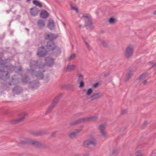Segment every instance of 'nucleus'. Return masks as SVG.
<instances>
[{
  "mask_svg": "<svg viewBox=\"0 0 156 156\" xmlns=\"http://www.w3.org/2000/svg\"><path fill=\"white\" fill-rule=\"evenodd\" d=\"M38 62L37 60L31 61L30 63V69L28 71L32 76L34 75L38 78L42 79L44 78V76L42 72L44 71L43 68L45 65Z\"/></svg>",
  "mask_w": 156,
  "mask_h": 156,
  "instance_id": "nucleus-1",
  "label": "nucleus"
},
{
  "mask_svg": "<svg viewBox=\"0 0 156 156\" xmlns=\"http://www.w3.org/2000/svg\"><path fill=\"white\" fill-rule=\"evenodd\" d=\"M57 45L54 41H49L47 42L45 46L46 49L43 46L38 48L37 54L40 57H44L47 55L48 51H54Z\"/></svg>",
  "mask_w": 156,
  "mask_h": 156,
  "instance_id": "nucleus-2",
  "label": "nucleus"
},
{
  "mask_svg": "<svg viewBox=\"0 0 156 156\" xmlns=\"http://www.w3.org/2000/svg\"><path fill=\"white\" fill-rule=\"evenodd\" d=\"M6 61L2 59L0 57V78L3 79L9 78V73L6 70L7 66L5 65Z\"/></svg>",
  "mask_w": 156,
  "mask_h": 156,
  "instance_id": "nucleus-3",
  "label": "nucleus"
},
{
  "mask_svg": "<svg viewBox=\"0 0 156 156\" xmlns=\"http://www.w3.org/2000/svg\"><path fill=\"white\" fill-rule=\"evenodd\" d=\"M83 17L84 18L85 20V26L87 29H89L90 30H92L94 26L93 25L92 19L90 16L88 14L83 15Z\"/></svg>",
  "mask_w": 156,
  "mask_h": 156,
  "instance_id": "nucleus-4",
  "label": "nucleus"
},
{
  "mask_svg": "<svg viewBox=\"0 0 156 156\" xmlns=\"http://www.w3.org/2000/svg\"><path fill=\"white\" fill-rule=\"evenodd\" d=\"M27 114L25 112L22 113L20 115V118L18 119H14L10 121V123L12 125H16L23 122L27 116Z\"/></svg>",
  "mask_w": 156,
  "mask_h": 156,
  "instance_id": "nucleus-5",
  "label": "nucleus"
},
{
  "mask_svg": "<svg viewBox=\"0 0 156 156\" xmlns=\"http://www.w3.org/2000/svg\"><path fill=\"white\" fill-rule=\"evenodd\" d=\"M83 145L84 147H87L90 145L95 146L97 144V142L95 138L92 136H90L89 140L84 141Z\"/></svg>",
  "mask_w": 156,
  "mask_h": 156,
  "instance_id": "nucleus-6",
  "label": "nucleus"
},
{
  "mask_svg": "<svg viewBox=\"0 0 156 156\" xmlns=\"http://www.w3.org/2000/svg\"><path fill=\"white\" fill-rule=\"evenodd\" d=\"M28 133L34 136H42L48 133L47 130L37 131L34 130H29Z\"/></svg>",
  "mask_w": 156,
  "mask_h": 156,
  "instance_id": "nucleus-7",
  "label": "nucleus"
},
{
  "mask_svg": "<svg viewBox=\"0 0 156 156\" xmlns=\"http://www.w3.org/2000/svg\"><path fill=\"white\" fill-rule=\"evenodd\" d=\"M133 48L131 45L127 47L125 51L124 52V55L126 58H129L133 55Z\"/></svg>",
  "mask_w": 156,
  "mask_h": 156,
  "instance_id": "nucleus-8",
  "label": "nucleus"
},
{
  "mask_svg": "<svg viewBox=\"0 0 156 156\" xmlns=\"http://www.w3.org/2000/svg\"><path fill=\"white\" fill-rule=\"evenodd\" d=\"M58 37V35L52 33H50L48 34L46 33L44 35V37L45 40H49L52 41L56 39Z\"/></svg>",
  "mask_w": 156,
  "mask_h": 156,
  "instance_id": "nucleus-9",
  "label": "nucleus"
},
{
  "mask_svg": "<svg viewBox=\"0 0 156 156\" xmlns=\"http://www.w3.org/2000/svg\"><path fill=\"white\" fill-rule=\"evenodd\" d=\"M40 85V83L37 80H34L29 83V88L32 89H37Z\"/></svg>",
  "mask_w": 156,
  "mask_h": 156,
  "instance_id": "nucleus-10",
  "label": "nucleus"
},
{
  "mask_svg": "<svg viewBox=\"0 0 156 156\" xmlns=\"http://www.w3.org/2000/svg\"><path fill=\"white\" fill-rule=\"evenodd\" d=\"M104 95V94L101 92H98L95 93H94L90 97L91 101H93L95 100H97L102 98Z\"/></svg>",
  "mask_w": 156,
  "mask_h": 156,
  "instance_id": "nucleus-11",
  "label": "nucleus"
},
{
  "mask_svg": "<svg viewBox=\"0 0 156 156\" xmlns=\"http://www.w3.org/2000/svg\"><path fill=\"white\" fill-rule=\"evenodd\" d=\"M87 122L86 117L82 118L79 119L74 122H70V125L71 126H74L80 123Z\"/></svg>",
  "mask_w": 156,
  "mask_h": 156,
  "instance_id": "nucleus-12",
  "label": "nucleus"
},
{
  "mask_svg": "<svg viewBox=\"0 0 156 156\" xmlns=\"http://www.w3.org/2000/svg\"><path fill=\"white\" fill-rule=\"evenodd\" d=\"M98 43L104 48H108L109 46V42L105 40L99 38L97 41Z\"/></svg>",
  "mask_w": 156,
  "mask_h": 156,
  "instance_id": "nucleus-13",
  "label": "nucleus"
},
{
  "mask_svg": "<svg viewBox=\"0 0 156 156\" xmlns=\"http://www.w3.org/2000/svg\"><path fill=\"white\" fill-rule=\"evenodd\" d=\"M23 91V89L21 87L16 86L12 89L13 93L14 94H19Z\"/></svg>",
  "mask_w": 156,
  "mask_h": 156,
  "instance_id": "nucleus-14",
  "label": "nucleus"
},
{
  "mask_svg": "<svg viewBox=\"0 0 156 156\" xmlns=\"http://www.w3.org/2000/svg\"><path fill=\"white\" fill-rule=\"evenodd\" d=\"M105 129V125L102 124L99 126V129L101 133V136L104 137H106L108 136Z\"/></svg>",
  "mask_w": 156,
  "mask_h": 156,
  "instance_id": "nucleus-15",
  "label": "nucleus"
},
{
  "mask_svg": "<svg viewBox=\"0 0 156 156\" xmlns=\"http://www.w3.org/2000/svg\"><path fill=\"white\" fill-rule=\"evenodd\" d=\"M29 144L34 145L37 147H40L43 146V144L38 141L30 139Z\"/></svg>",
  "mask_w": 156,
  "mask_h": 156,
  "instance_id": "nucleus-16",
  "label": "nucleus"
},
{
  "mask_svg": "<svg viewBox=\"0 0 156 156\" xmlns=\"http://www.w3.org/2000/svg\"><path fill=\"white\" fill-rule=\"evenodd\" d=\"M30 139L25 138H21L20 142L18 144V146L22 147L27 144H29Z\"/></svg>",
  "mask_w": 156,
  "mask_h": 156,
  "instance_id": "nucleus-17",
  "label": "nucleus"
},
{
  "mask_svg": "<svg viewBox=\"0 0 156 156\" xmlns=\"http://www.w3.org/2000/svg\"><path fill=\"white\" fill-rule=\"evenodd\" d=\"M37 24L38 28L40 29H42L45 26V21L41 19L38 20L37 21Z\"/></svg>",
  "mask_w": 156,
  "mask_h": 156,
  "instance_id": "nucleus-18",
  "label": "nucleus"
},
{
  "mask_svg": "<svg viewBox=\"0 0 156 156\" xmlns=\"http://www.w3.org/2000/svg\"><path fill=\"white\" fill-rule=\"evenodd\" d=\"M62 95V94L60 93L58 94V95L55 98L53 101L52 103L51 104L52 105L55 107L58 103L59 100L61 98Z\"/></svg>",
  "mask_w": 156,
  "mask_h": 156,
  "instance_id": "nucleus-19",
  "label": "nucleus"
},
{
  "mask_svg": "<svg viewBox=\"0 0 156 156\" xmlns=\"http://www.w3.org/2000/svg\"><path fill=\"white\" fill-rule=\"evenodd\" d=\"M30 13L31 16H35L37 15L38 9L36 7H33L30 9Z\"/></svg>",
  "mask_w": 156,
  "mask_h": 156,
  "instance_id": "nucleus-20",
  "label": "nucleus"
},
{
  "mask_svg": "<svg viewBox=\"0 0 156 156\" xmlns=\"http://www.w3.org/2000/svg\"><path fill=\"white\" fill-rule=\"evenodd\" d=\"M55 48V49L53 51H54L53 54L56 57H58L60 55L61 53V49L57 45L56 48Z\"/></svg>",
  "mask_w": 156,
  "mask_h": 156,
  "instance_id": "nucleus-21",
  "label": "nucleus"
},
{
  "mask_svg": "<svg viewBox=\"0 0 156 156\" xmlns=\"http://www.w3.org/2000/svg\"><path fill=\"white\" fill-rule=\"evenodd\" d=\"M76 66L74 65H68L65 68L64 71L66 72L71 71L75 69Z\"/></svg>",
  "mask_w": 156,
  "mask_h": 156,
  "instance_id": "nucleus-22",
  "label": "nucleus"
},
{
  "mask_svg": "<svg viewBox=\"0 0 156 156\" xmlns=\"http://www.w3.org/2000/svg\"><path fill=\"white\" fill-rule=\"evenodd\" d=\"M55 24L53 20H49L48 25V27L50 30H52L55 29Z\"/></svg>",
  "mask_w": 156,
  "mask_h": 156,
  "instance_id": "nucleus-23",
  "label": "nucleus"
},
{
  "mask_svg": "<svg viewBox=\"0 0 156 156\" xmlns=\"http://www.w3.org/2000/svg\"><path fill=\"white\" fill-rule=\"evenodd\" d=\"M45 60L49 66H51L54 64V59L51 57H47Z\"/></svg>",
  "mask_w": 156,
  "mask_h": 156,
  "instance_id": "nucleus-24",
  "label": "nucleus"
},
{
  "mask_svg": "<svg viewBox=\"0 0 156 156\" xmlns=\"http://www.w3.org/2000/svg\"><path fill=\"white\" fill-rule=\"evenodd\" d=\"M48 15V13L45 10H42L40 13V17L42 18L46 19Z\"/></svg>",
  "mask_w": 156,
  "mask_h": 156,
  "instance_id": "nucleus-25",
  "label": "nucleus"
},
{
  "mask_svg": "<svg viewBox=\"0 0 156 156\" xmlns=\"http://www.w3.org/2000/svg\"><path fill=\"white\" fill-rule=\"evenodd\" d=\"M12 85L11 82L9 83L6 82L3 84V87L4 90H8L11 87V86Z\"/></svg>",
  "mask_w": 156,
  "mask_h": 156,
  "instance_id": "nucleus-26",
  "label": "nucleus"
},
{
  "mask_svg": "<svg viewBox=\"0 0 156 156\" xmlns=\"http://www.w3.org/2000/svg\"><path fill=\"white\" fill-rule=\"evenodd\" d=\"M80 131V130H77L76 131H73L70 133L68 135V136L71 138H75L76 135Z\"/></svg>",
  "mask_w": 156,
  "mask_h": 156,
  "instance_id": "nucleus-27",
  "label": "nucleus"
},
{
  "mask_svg": "<svg viewBox=\"0 0 156 156\" xmlns=\"http://www.w3.org/2000/svg\"><path fill=\"white\" fill-rule=\"evenodd\" d=\"M133 75L132 71L131 70L129 71L126 75V78L125 80V81H128Z\"/></svg>",
  "mask_w": 156,
  "mask_h": 156,
  "instance_id": "nucleus-28",
  "label": "nucleus"
},
{
  "mask_svg": "<svg viewBox=\"0 0 156 156\" xmlns=\"http://www.w3.org/2000/svg\"><path fill=\"white\" fill-rule=\"evenodd\" d=\"M98 117L95 116H92L89 117H86L87 122L88 121H94L96 120Z\"/></svg>",
  "mask_w": 156,
  "mask_h": 156,
  "instance_id": "nucleus-29",
  "label": "nucleus"
},
{
  "mask_svg": "<svg viewBox=\"0 0 156 156\" xmlns=\"http://www.w3.org/2000/svg\"><path fill=\"white\" fill-rule=\"evenodd\" d=\"M148 75V73H144L141 74L140 76L138 78L139 80H144L145 78H147Z\"/></svg>",
  "mask_w": 156,
  "mask_h": 156,
  "instance_id": "nucleus-30",
  "label": "nucleus"
},
{
  "mask_svg": "<svg viewBox=\"0 0 156 156\" xmlns=\"http://www.w3.org/2000/svg\"><path fill=\"white\" fill-rule=\"evenodd\" d=\"M54 107V106H53V105L51 104V105L48 107V109L45 112V114L47 115L51 113Z\"/></svg>",
  "mask_w": 156,
  "mask_h": 156,
  "instance_id": "nucleus-31",
  "label": "nucleus"
},
{
  "mask_svg": "<svg viewBox=\"0 0 156 156\" xmlns=\"http://www.w3.org/2000/svg\"><path fill=\"white\" fill-rule=\"evenodd\" d=\"M28 76L27 75H24L22 77V80L24 83H27L28 81Z\"/></svg>",
  "mask_w": 156,
  "mask_h": 156,
  "instance_id": "nucleus-32",
  "label": "nucleus"
},
{
  "mask_svg": "<svg viewBox=\"0 0 156 156\" xmlns=\"http://www.w3.org/2000/svg\"><path fill=\"white\" fill-rule=\"evenodd\" d=\"M33 2L34 5H36V6H38L40 7H42V5L41 3L38 1L34 0Z\"/></svg>",
  "mask_w": 156,
  "mask_h": 156,
  "instance_id": "nucleus-33",
  "label": "nucleus"
},
{
  "mask_svg": "<svg viewBox=\"0 0 156 156\" xmlns=\"http://www.w3.org/2000/svg\"><path fill=\"white\" fill-rule=\"evenodd\" d=\"M116 20L115 18L112 17L109 19L108 22L110 24H114L116 22Z\"/></svg>",
  "mask_w": 156,
  "mask_h": 156,
  "instance_id": "nucleus-34",
  "label": "nucleus"
},
{
  "mask_svg": "<svg viewBox=\"0 0 156 156\" xmlns=\"http://www.w3.org/2000/svg\"><path fill=\"white\" fill-rule=\"evenodd\" d=\"M70 5L73 10H75L76 13H78L79 12V9H78L76 7L74 6L73 5L71 2H70Z\"/></svg>",
  "mask_w": 156,
  "mask_h": 156,
  "instance_id": "nucleus-35",
  "label": "nucleus"
},
{
  "mask_svg": "<svg viewBox=\"0 0 156 156\" xmlns=\"http://www.w3.org/2000/svg\"><path fill=\"white\" fill-rule=\"evenodd\" d=\"M93 92V89L92 88L88 89L86 92V95L87 96L90 95Z\"/></svg>",
  "mask_w": 156,
  "mask_h": 156,
  "instance_id": "nucleus-36",
  "label": "nucleus"
},
{
  "mask_svg": "<svg viewBox=\"0 0 156 156\" xmlns=\"http://www.w3.org/2000/svg\"><path fill=\"white\" fill-rule=\"evenodd\" d=\"M76 55L75 54H71L68 58V60H74L75 58Z\"/></svg>",
  "mask_w": 156,
  "mask_h": 156,
  "instance_id": "nucleus-37",
  "label": "nucleus"
},
{
  "mask_svg": "<svg viewBox=\"0 0 156 156\" xmlns=\"http://www.w3.org/2000/svg\"><path fill=\"white\" fill-rule=\"evenodd\" d=\"M83 75L81 74H80L78 76V79L77 80V82L80 81H83Z\"/></svg>",
  "mask_w": 156,
  "mask_h": 156,
  "instance_id": "nucleus-38",
  "label": "nucleus"
},
{
  "mask_svg": "<svg viewBox=\"0 0 156 156\" xmlns=\"http://www.w3.org/2000/svg\"><path fill=\"white\" fill-rule=\"evenodd\" d=\"M50 76L49 74H48L44 76V80L46 82H47L49 80Z\"/></svg>",
  "mask_w": 156,
  "mask_h": 156,
  "instance_id": "nucleus-39",
  "label": "nucleus"
},
{
  "mask_svg": "<svg viewBox=\"0 0 156 156\" xmlns=\"http://www.w3.org/2000/svg\"><path fill=\"white\" fill-rule=\"evenodd\" d=\"M80 85L79 87L80 88L83 87L84 86V83L83 81H81L79 82Z\"/></svg>",
  "mask_w": 156,
  "mask_h": 156,
  "instance_id": "nucleus-40",
  "label": "nucleus"
},
{
  "mask_svg": "<svg viewBox=\"0 0 156 156\" xmlns=\"http://www.w3.org/2000/svg\"><path fill=\"white\" fill-rule=\"evenodd\" d=\"M99 85V83L98 82L94 84L93 85V87L94 88H97L98 86Z\"/></svg>",
  "mask_w": 156,
  "mask_h": 156,
  "instance_id": "nucleus-41",
  "label": "nucleus"
},
{
  "mask_svg": "<svg viewBox=\"0 0 156 156\" xmlns=\"http://www.w3.org/2000/svg\"><path fill=\"white\" fill-rule=\"evenodd\" d=\"M147 124V121H145L142 126V127L143 128H144L146 126Z\"/></svg>",
  "mask_w": 156,
  "mask_h": 156,
  "instance_id": "nucleus-42",
  "label": "nucleus"
},
{
  "mask_svg": "<svg viewBox=\"0 0 156 156\" xmlns=\"http://www.w3.org/2000/svg\"><path fill=\"white\" fill-rule=\"evenodd\" d=\"M57 131H55L53 132L51 135V137H54L55 136V134L57 133Z\"/></svg>",
  "mask_w": 156,
  "mask_h": 156,
  "instance_id": "nucleus-43",
  "label": "nucleus"
},
{
  "mask_svg": "<svg viewBox=\"0 0 156 156\" xmlns=\"http://www.w3.org/2000/svg\"><path fill=\"white\" fill-rule=\"evenodd\" d=\"M127 112V111L126 110H122L121 113V115H123Z\"/></svg>",
  "mask_w": 156,
  "mask_h": 156,
  "instance_id": "nucleus-44",
  "label": "nucleus"
},
{
  "mask_svg": "<svg viewBox=\"0 0 156 156\" xmlns=\"http://www.w3.org/2000/svg\"><path fill=\"white\" fill-rule=\"evenodd\" d=\"M136 156H142V154L140 153V151H138L136 152Z\"/></svg>",
  "mask_w": 156,
  "mask_h": 156,
  "instance_id": "nucleus-45",
  "label": "nucleus"
},
{
  "mask_svg": "<svg viewBox=\"0 0 156 156\" xmlns=\"http://www.w3.org/2000/svg\"><path fill=\"white\" fill-rule=\"evenodd\" d=\"M150 63L152 65V67H156V63H153V62H150Z\"/></svg>",
  "mask_w": 156,
  "mask_h": 156,
  "instance_id": "nucleus-46",
  "label": "nucleus"
},
{
  "mask_svg": "<svg viewBox=\"0 0 156 156\" xmlns=\"http://www.w3.org/2000/svg\"><path fill=\"white\" fill-rule=\"evenodd\" d=\"M87 47L88 50L90 51H91L92 49L91 47L90 46V45L87 46Z\"/></svg>",
  "mask_w": 156,
  "mask_h": 156,
  "instance_id": "nucleus-47",
  "label": "nucleus"
},
{
  "mask_svg": "<svg viewBox=\"0 0 156 156\" xmlns=\"http://www.w3.org/2000/svg\"><path fill=\"white\" fill-rule=\"evenodd\" d=\"M147 80H145L143 82V83L144 85H145L146 84V83H147Z\"/></svg>",
  "mask_w": 156,
  "mask_h": 156,
  "instance_id": "nucleus-48",
  "label": "nucleus"
},
{
  "mask_svg": "<svg viewBox=\"0 0 156 156\" xmlns=\"http://www.w3.org/2000/svg\"><path fill=\"white\" fill-rule=\"evenodd\" d=\"M109 75V73H105L104 74V76L107 77V76Z\"/></svg>",
  "mask_w": 156,
  "mask_h": 156,
  "instance_id": "nucleus-49",
  "label": "nucleus"
},
{
  "mask_svg": "<svg viewBox=\"0 0 156 156\" xmlns=\"http://www.w3.org/2000/svg\"><path fill=\"white\" fill-rule=\"evenodd\" d=\"M85 44L87 47L89 45V44L87 42H85Z\"/></svg>",
  "mask_w": 156,
  "mask_h": 156,
  "instance_id": "nucleus-50",
  "label": "nucleus"
},
{
  "mask_svg": "<svg viewBox=\"0 0 156 156\" xmlns=\"http://www.w3.org/2000/svg\"><path fill=\"white\" fill-rule=\"evenodd\" d=\"M126 129V127H123V128H122V129H121V130H122V131L124 130H125Z\"/></svg>",
  "mask_w": 156,
  "mask_h": 156,
  "instance_id": "nucleus-51",
  "label": "nucleus"
},
{
  "mask_svg": "<svg viewBox=\"0 0 156 156\" xmlns=\"http://www.w3.org/2000/svg\"><path fill=\"white\" fill-rule=\"evenodd\" d=\"M82 38H83V41L84 42V43H85V42H86V41H85V40L84 38V37H82Z\"/></svg>",
  "mask_w": 156,
  "mask_h": 156,
  "instance_id": "nucleus-52",
  "label": "nucleus"
},
{
  "mask_svg": "<svg viewBox=\"0 0 156 156\" xmlns=\"http://www.w3.org/2000/svg\"><path fill=\"white\" fill-rule=\"evenodd\" d=\"M90 155V154L88 153L87 154L84 155L85 156H89Z\"/></svg>",
  "mask_w": 156,
  "mask_h": 156,
  "instance_id": "nucleus-53",
  "label": "nucleus"
},
{
  "mask_svg": "<svg viewBox=\"0 0 156 156\" xmlns=\"http://www.w3.org/2000/svg\"><path fill=\"white\" fill-rule=\"evenodd\" d=\"M82 27V26L81 25H80L79 26V27L80 29Z\"/></svg>",
  "mask_w": 156,
  "mask_h": 156,
  "instance_id": "nucleus-54",
  "label": "nucleus"
},
{
  "mask_svg": "<svg viewBox=\"0 0 156 156\" xmlns=\"http://www.w3.org/2000/svg\"><path fill=\"white\" fill-rule=\"evenodd\" d=\"M100 32H101V33H104V31L103 30H102Z\"/></svg>",
  "mask_w": 156,
  "mask_h": 156,
  "instance_id": "nucleus-55",
  "label": "nucleus"
},
{
  "mask_svg": "<svg viewBox=\"0 0 156 156\" xmlns=\"http://www.w3.org/2000/svg\"><path fill=\"white\" fill-rule=\"evenodd\" d=\"M19 71H21L22 70V69H21V68H19Z\"/></svg>",
  "mask_w": 156,
  "mask_h": 156,
  "instance_id": "nucleus-56",
  "label": "nucleus"
},
{
  "mask_svg": "<svg viewBox=\"0 0 156 156\" xmlns=\"http://www.w3.org/2000/svg\"><path fill=\"white\" fill-rule=\"evenodd\" d=\"M30 0H27V2L29 3H30Z\"/></svg>",
  "mask_w": 156,
  "mask_h": 156,
  "instance_id": "nucleus-57",
  "label": "nucleus"
},
{
  "mask_svg": "<svg viewBox=\"0 0 156 156\" xmlns=\"http://www.w3.org/2000/svg\"><path fill=\"white\" fill-rule=\"evenodd\" d=\"M154 15H156V10L154 12Z\"/></svg>",
  "mask_w": 156,
  "mask_h": 156,
  "instance_id": "nucleus-58",
  "label": "nucleus"
},
{
  "mask_svg": "<svg viewBox=\"0 0 156 156\" xmlns=\"http://www.w3.org/2000/svg\"><path fill=\"white\" fill-rule=\"evenodd\" d=\"M26 30H27L28 31H29V30L28 29H27V28H26Z\"/></svg>",
  "mask_w": 156,
  "mask_h": 156,
  "instance_id": "nucleus-59",
  "label": "nucleus"
},
{
  "mask_svg": "<svg viewBox=\"0 0 156 156\" xmlns=\"http://www.w3.org/2000/svg\"><path fill=\"white\" fill-rule=\"evenodd\" d=\"M63 23V25H64V26H65V23Z\"/></svg>",
  "mask_w": 156,
  "mask_h": 156,
  "instance_id": "nucleus-60",
  "label": "nucleus"
},
{
  "mask_svg": "<svg viewBox=\"0 0 156 156\" xmlns=\"http://www.w3.org/2000/svg\"><path fill=\"white\" fill-rule=\"evenodd\" d=\"M115 150L114 152H113V154H114L115 153Z\"/></svg>",
  "mask_w": 156,
  "mask_h": 156,
  "instance_id": "nucleus-61",
  "label": "nucleus"
},
{
  "mask_svg": "<svg viewBox=\"0 0 156 156\" xmlns=\"http://www.w3.org/2000/svg\"><path fill=\"white\" fill-rule=\"evenodd\" d=\"M72 47L73 48V44H72Z\"/></svg>",
  "mask_w": 156,
  "mask_h": 156,
  "instance_id": "nucleus-62",
  "label": "nucleus"
},
{
  "mask_svg": "<svg viewBox=\"0 0 156 156\" xmlns=\"http://www.w3.org/2000/svg\"><path fill=\"white\" fill-rule=\"evenodd\" d=\"M74 0V1H76V0Z\"/></svg>",
  "mask_w": 156,
  "mask_h": 156,
  "instance_id": "nucleus-63",
  "label": "nucleus"
},
{
  "mask_svg": "<svg viewBox=\"0 0 156 156\" xmlns=\"http://www.w3.org/2000/svg\"><path fill=\"white\" fill-rule=\"evenodd\" d=\"M156 94V92L155 93Z\"/></svg>",
  "mask_w": 156,
  "mask_h": 156,
  "instance_id": "nucleus-64",
  "label": "nucleus"
}]
</instances>
